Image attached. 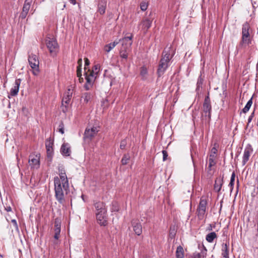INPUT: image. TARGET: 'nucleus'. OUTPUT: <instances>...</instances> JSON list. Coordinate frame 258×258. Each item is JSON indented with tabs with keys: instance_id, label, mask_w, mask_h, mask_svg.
Wrapping results in <instances>:
<instances>
[{
	"instance_id": "41",
	"label": "nucleus",
	"mask_w": 258,
	"mask_h": 258,
	"mask_svg": "<svg viewBox=\"0 0 258 258\" xmlns=\"http://www.w3.org/2000/svg\"><path fill=\"white\" fill-rule=\"evenodd\" d=\"M90 64L89 60L87 58H85V67H84V71L85 72H87V67Z\"/></svg>"
},
{
	"instance_id": "33",
	"label": "nucleus",
	"mask_w": 258,
	"mask_h": 258,
	"mask_svg": "<svg viewBox=\"0 0 258 258\" xmlns=\"http://www.w3.org/2000/svg\"><path fill=\"white\" fill-rule=\"evenodd\" d=\"M91 94L90 93H84L82 96V98L85 103H87L91 99Z\"/></svg>"
},
{
	"instance_id": "12",
	"label": "nucleus",
	"mask_w": 258,
	"mask_h": 258,
	"mask_svg": "<svg viewBox=\"0 0 258 258\" xmlns=\"http://www.w3.org/2000/svg\"><path fill=\"white\" fill-rule=\"evenodd\" d=\"M32 2V0H25L24 4L23 7L22 12L20 14V18L22 19H25L30 10L31 4Z\"/></svg>"
},
{
	"instance_id": "37",
	"label": "nucleus",
	"mask_w": 258,
	"mask_h": 258,
	"mask_svg": "<svg viewBox=\"0 0 258 258\" xmlns=\"http://www.w3.org/2000/svg\"><path fill=\"white\" fill-rule=\"evenodd\" d=\"M77 77H79V80H81V79H83L82 78H81V76H82V67H80V66H78L77 67Z\"/></svg>"
},
{
	"instance_id": "58",
	"label": "nucleus",
	"mask_w": 258,
	"mask_h": 258,
	"mask_svg": "<svg viewBox=\"0 0 258 258\" xmlns=\"http://www.w3.org/2000/svg\"><path fill=\"white\" fill-rule=\"evenodd\" d=\"M65 7H66V5H63V8H65Z\"/></svg>"
},
{
	"instance_id": "55",
	"label": "nucleus",
	"mask_w": 258,
	"mask_h": 258,
	"mask_svg": "<svg viewBox=\"0 0 258 258\" xmlns=\"http://www.w3.org/2000/svg\"><path fill=\"white\" fill-rule=\"evenodd\" d=\"M170 234L173 235L175 234L174 230H171V229H170Z\"/></svg>"
},
{
	"instance_id": "24",
	"label": "nucleus",
	"mask_w": 258,
	"mask_h": 258,
	"mask_svg": "<svg viewBox=\"0 0 258 258\" xmlns=\"http://www.w3.org/2000/svg\"><path fill=\"white\" fill-rule=\"evenodd\" d=\"M119 41H115L113 42L110 43L109 44H106L105 45L104 47V50L108 53L113 48H114L117 44H118Z\"/></svg>"
},
{
	"instance_id": "56",
	"label": "nucleus",
	"mask_w": 258,
	"mask_h": 258,
	"mask_svg": "<svg viewBox=\"0 0 258 258\" xmlns=\"http://www.w3.org/2000/svg\"><path fill=\"white\" fill-rule=\"evenodd\" d=\"M112 210L114 211H118V208L116 207H115L114 208H113L112 209Z\"/></svg>"
},
{
	"instance_id": "21",
	"label": "nucleus",
	"mask_w": 258,
	"mask_h": 258,
	"mask_svg": "<svg viewBox=\"0 0 258 258\" xmlns=\"http://www.w3.org/2000/svg\"><path fill=\"white\" fill-rule=\"evenodd\" d=\"M85 78L86 80V83L84 85V88L86 90H90L93 86V84L94 81H95V79L92 77H89L88 76H85Z\"/></svg>"
},
{
	"instance_id": "14",
	"label": "nucleus",
	"mask_w": 258,
	"mask_h": 258,
	"mask_svg": "<svg viewBox=\"0 0 258 258\" xmlns=\"http://www.w3.org/2000/svg\"><path fill=\"white\" fill-rule=\"evenodd\" d=\"M29 163L32 167L37 168L39 166V156L38 155L31 154L29 156Z\"/></svg>"
},
{
	"instance_id": "36",
	"label": "nucleus",
	"mask_w": 258,
	"mask_h": 258,
	"mask_svg": "<svg viewBox=\"0 0 258 258\" xmlns=\"http://www.w3.org/2000/svg\"><path fill=\"white\" fill-rule=\"evenodd\" d=\"M148 73L147 69L145 67H142L141 69L140 74L143 77H145Z\"/></svg>"
},
{
	"instance_id": "13",
	"label": "nucleus",
	"mask_w": 258,
	"mask_h": 258,
	"mask_svg": "<svg viewBox=\"0 0 258 258\" xmlns=\"http://www.w3.org/2000/svg\"><path fill=\"white\" fill-rule=\"evenodd\" d=\"M100 65L99 64H95L92 68V70L88 69L87 72L84 73L85 76H88L89 77H92L94 79H96L97 77L98 74L100 70Z\"/></svg>"
},
{
	"instance_id": "2",
	"label": "nucleus",
	"mask_w": 258,
	"mask_h": 258,
	"mask_svg": "<svg viewBox=\"0 0 258 258\" xmlns=\"http://www.w3.org/2000/svg\"><path fill=\"white\" fill-rule=\"evenodd\" d=\"M53 231L52 238L50 240V245L54 249L58 248L60 244L61 220L56 218L54 220V225Z\"/></svg>"
},
{
	"instance_id": "18",
	"label": "nucleus",
	"mask_w": 258,
	"mask_h": 258,
	"mask_svg": "<svg viewBox=\"0 0 258 258\" xmlns=\"http://www.w3.org/2000/svg\"><path fill=\"white\" fill-rule=\"evenodd\" d=\"M252 152V149L250 147H247L245 149L242 159L243 165H244L248 161L249 157Z\"/></svg>"
},
{
	"instance_id": "44",
	"label": "nucleus",
	"mask_w": 258,
	"mask_h": 258,
	"mask_svg": "<svg viewBox=\"0 0 258 258\" xmlns=\"http://www.w3.org/2000/svg\"><path fill=\"white\" fill-rule=\"evenodd\" d=\"M203 83V81L201 78H199L197 82V89H199L200 87L201 86Z\"/></svg>"
},
{
	"instance_id": "40",
	"label": "nucleus",
	"mask_w": 258,
	"mask_h": 258,
	"mask_svg": "<svg viewBox=\"0 0 258 258\" xmlns=\"http://www.w3.org/2000/svg\"><path fill=\"white\" fill-rule=\"evenodd\" d=\"M126 145V141L125 140H123L121 141L120 144V148L121 149H124Z\"/></svg>"
},
{
	"instance_id": "50",
	"label": "nucleus",
	"mask_w": 258,
	"mask_h": 258,
	"mask_svg": "<svg viewBox=\"0 0 258 258\" xmlns=\"http://www.w3.org/2000/svg\"><path fill=\"white\" fill-rule=\"evenodd\" d=\"M11 222L15 227L18 228V225L16 220L13 219L12 220Z\"/></svg>"
},
{
	"instance_id": "31",
	"label": "nucleus",
	"mask_w": 258,
	"mask_h": 258,
	"mask_svg": "<svg viewBox=\"0 0 258 258\" xmlns=\"http://www.w3.org/2000/svg\"><path fill=\"white\" fill-rule=\"evenodd\" d=\"M73 90L72 88H68L67 91L65 92L63 97L67 98L68 99H71L72 97Z\"/></svg>"
},
{
	"instance_id": "34",
	"label": "nucleus",
	"mask_w": 258,
	"mask_h": 258,
	"mask_svg": "<svg viewBox=\"0 0 258 258\" xmlns=\"http://www.w3.org/2000/svg\"><path fill=\"white\" fill-rule=\"evenodd\" d=\"M128 51H125L124 49L120 48V56L124 59H127L128 57V54H127Z\"/></svg>"
},
{
	"instance_id": "51",
	"label": "nucleus",
	"mask_w": 258,
	"mask_h": 258,
	"mask_svg": "<svg viewBox=\"0 0 258 258\" xmlns=\"http://www.w3.org/2000/svg\"><path fill=\"white\" fill-rule=\"evenodd\" d=\"M203 248H204V249L202 251L201 253L203 254V256H204L206 254L207 249L204 245H203Z\"/></svg>"
},
{
	"instance_id": "15",
	"label": "nucleus",
	"mask_w": 258,
	"mask_h": 258,
	"mask_svg": "<svg viewBox=\"0 0 258 258\" xmlns=\"http://www.w3.org/2000/svg\"><path fill=\"white\" fill-rule=\"evenodd\" d=\"M152 22V18H146L143 19L140 24H139V26H141L142 29L146 32L148 29H149L151 26V24Z\"/></svg>"
},
{
	"instance_id": "26",
	"label": "nucleus",
	"mask_w": 258,
	"mask_h": 258,
	"mask_svg": "<svg viewBox=\"0 0 258 258\" xmlns=\"http://www.w3.org/2000/svg\"><path fill=\"white\" fill-rule=\"evenodd\" d=\"M94 207L96 209V212L100 211H106L105 208V205L104 203L102 202H96V203L94 204Z\"/></svg>"
},
{
	"instance_id": "52",
	"label": "nucleus",
	"mask_w": 258,
	"mask_h": 258,
	"mask_svg": "<svg viewBox=\"0 0 258 258\" xmlns=\"http://www.w3.org/2000/svg\"><path fill=\"white\" fill-rule=\"evenodd\" d=\"M203 248H204V249L202 251L201 253L203 254V256H204L206 254L207 249L204 245H203Z\"/></svg>"
},
{
	"instance_id": "5",
	"label": "nucleus",
	"mask_w": 258,
	"mask_h": 258,
	"mask_svg": "<svg viewBox=\"0 0 258 258\" xmlns=\"http://www.w3.org/2000/svg\"><path fill=\"white\" fill-rule=\"evenodd\" d=\"M202 109L205 119L209 121L211 119L212 107L209 94L205 97Z\"/></svg>"
},
{
	"instance_id": "47",
	"label": "nucleus",
	"mask_w": 258,
	"mask_h": 258,
	"mask_svg": "<svg viewBox=\"0 0 258 258\" xmlns=\"http://www.w3.org/2000/svg\"><path fill=\"white\" fill-rule=\"evenodd\" d=\"M234 182H230V183L229 184V186L230 187V191L231 192L232 191L233 189V186H234Z\"/></svg>"
},
{
	"instance_id": "28",
	"label": "nucleus",
	"mask_w": 258,
	"mask_h": 258,
	"mask_svg": "<svg viewBox=\"0 0 258 258\" xmlns=\"http://www.w3.org/2000/svg\"><path fill=\"white\" fill-rule=\"evenodd\" d=\"M217 237V235L215 232L208 233L206 237V240L209 242H212L215 238Z\"/></svg>"
},
{
	"instance_id": "29",
	"label": "nucleus",
	"mask_w": 258,
	"mask_h": 258,
	"mask_svg": "<svg viewBox=\"0 0 258 258\" xmlns=\"http://www.w3.org/2000/svg\"><path fill=\"white\" fill-rule=\"evenodd\" d=\"M222 250V255L223 257L225 258H229L228 247L226 243L223 244Z\"/></svg>"
},
{
	"instance_id": "11",
	"label": "nucleus",
	"mask_w": 258,
	"mask_h": 258,
	"mask_svg": "<svg viewBox=\"0 0 258 258\" xmlns=\"http://www.w3.org/2000/svg\"><path fill=\"white\" fill-rule=\"evenodd\" d=\"M169 66V62L166 61L165 59H161L158 69L157 70V74L158 77H161L166 70Z\"/></svg>"
},
{
	"instance_id": "8",
	"label": "nucleus",
	"mask_w": 258,
	"mask_h": 258,
	"mask_svg": "<svg viewBox=\"0 0 258 258\" xmlns=\"http://www.w3.org/2000/svg\"><path fill=\"white\" fill-rule=\"evenodd\" d=\"M106 211H100L96 212V218L98 223L101 226H106L107 224V221L106 217Z\"/></svg>"
},
{
	"instance_id": "27",
	"label": "nucleus",
	"mask_w": 258,
	"mask_h": 258,
	"mask_svg": "<svg viewBox=\"0 0 258 258\" xmlns=\"http://www.w3.org/2000/svg\"><path fill=\"white\" fill-rule=\"evenodd\" d=\"M184 256V250L183 247L179 245L177 247L176 250V258H183Z\"/></svg>"
},
{
	"instance_id": "38",
	"label": "nucleus",
	"mask_w": 258,
	"mask_h": 258,
	"mask_svg": "<svg viewBox=\"0 0 258 258\" xmlns=\"http://www.w3.org/2000/svg\"><path fill=\"white\" fill-rule=\"evenodd\" d=\"M70 100H71V99L66 98L64 97H63L62 99V105H64V104H66L65 108H67L66 105H68L69 104Z\"/></svg>"
},
{
	"instance_id": "46",
	"label": "nucleus",
	"mask_w": 258,
	"mask_h": 258,
	"mask_svg": "<svg viewBox=\"0 0 258 258\" xmlns=\"http://www.w3.org/2000/svg\"><path fill=\"white\" fill-rule=\"evenodd\" d=\"M235 174L234 172H233L230 179V182H234L235 181Z\"/></svg>"
},
{
	"instance_id": "25",
	"label": "nucleus",
	"mask_w": 258,
	"mask_h": 258,
	"mask_svg": "<svg viewBox=\"0 0 258 258\" xmlns=\"http://www.w3.org/2000/svg\"><path fill=\"white\" fill-rule=\"evenodd\" d=\"M106 7V3L105 1H101L98 4V12L103 15L105 12V9Z\"/></svg>"
},
{
	"instance_id": "45",
	"label": "nucleus",
	"mask_w": 258,
	"mask_h": 258,
	"mask_svg": "<svg viewBox=\"0 0 258 258\" xmlns=\"http://www.w3.org/2000/svg\"><path fill=\"white\" fill-rule=\"evenodd\" d=\"M162 154H163V160L165 161L167 159V158L168 156L167 152L165 150H163Z\"/></svg>"
},
{
	"instance_id": "48",
	"label": "nucleus",
	"mask_w": 258,
	"mask_h": 258,
	"mask_svg": "<svg viewBox=\"0 0 258 258\" xmlns=\"http://www.w3.org/2000/svg\"><path fill=\"white\" fill-rule=\"evenodd\" d=\"M5 210L7 212H11L12 211V208L10 206H5Z\"/></svg>"
},
{
	"instance_id": "4",
	"label": "nucleus",
	"mask_w": 258,
	"mask_h": 258,
	"mask_svg": "<svg viewBox=\"0 0 258 258\" xmlns=\"http://www.w3.org/2000/svg\"><path fill=\"white\" fill-rule=\"evenodd\" d=\"M47 48L52 56H55L58 50V45L53 38L47 37L45 40Z\"/></svg>"
},
{
	"instance_id": "1",
	"label": "nucleus",
	"mask_w": 258,
	"mask_h": 258,
	"mask_svg": "<svg viewBox=\"0 0 258 258\" xmlns=\"http://www.w3.org/2000/svg\"><path fill=\"white\" fill-rule=\"evenodd\" d=\"M58 170L59 177L54 178L55 198L59 204L64 205L65 195L69 192V184L64 168L59 167Z\"/></svg>"
},
{
	"instance_id": "19",
	"label": "nucleus",
	"mask_w": 258,
	"mask_h": 258,
	"mask_svg": "<svg viewBox=\"0 0 258 258\" xmlns=\"http://www.w3.org/2000/svg\"><path fill=\"white\" fill-rule=\"evenodd\" d=\"M132 225L135 233L138 235H140L142 233V226L141 224L136 221L132 222Z\"/></svg>"
},
{
	"instance_id": "35",
	"label": "nucleus",
	"mask_w": 258,
	"mask_h": 258,
	"mask_svg": "<svg viewBox=\"0 0 258 258\" xmlns=\"http://www.w3.org/2000/svg\"><path fill=\"white\" fill-rule=\"evenodd\" d=\"M214 159L215 157H214V155H213V154H210L209 159V167H211L212 166L215 164Z\"/></svg>"
},
{
	"instance_id": "9",
	"label": "nucleus",
	"mask_w": 258,
	"mask_h": 258,
	"mask_svg": "<svg viewBox=\"0 0 258 258\" xmlns=\"http://www.w3.org/2000/svg\"><path fill=\"white\" fill-rule=\"evenodd\" d=\"M99 130L97 127L93 126L91 128H86L84 133V139L91 140L97 134Z\"/></svg>"
},
{
	"instance_id": "16",
	"label": "nucleus",
	"mask_w": 258,
	"mask_h": 258,
	"mask_svg": "<svg viewBox=\"0 0 258 258\" xmlns=\"http://www.w3.org/2000/svg\"><path fill=\"white\" fill-rule=\"evenodd\" d=\"M21 82V80L20 79H16L15 82V85L13 88L11 89L10 95L12 96H15L17 95L19 87Z\"/></svg>"
},
{
	"instance_id": "43",
	"label": "nucleus",
	"mask_w": 258,
	"mask_h": 258,
	"mask_svg": "<svg viewBox=\"0 0 258 258\" xmlns=\"http://www.w3.org/2000/svg\"><path fill=\"white\" fill-rule=\"evenodd\" d=\"M215 146H216V145H215ZM217 152V149H216V147L215 146H214L211 149V154H213V155H214V157H215V155L216 154Z\"/></svg>"
},
{
	"instance_id": "3",
	"label": "nucleus",
	"mask_w": 258,
	"mask_h": 258,
	"mask_svg": "<svg viewBox=\"0 0 258 258\" xmlns=\"http://www.w3.org/2000/svg\"><path fill=\"white\" fill-rule=\"evenodd\" d=\"M249 29L250 25L247 22H245L243 24L242 28V39L239 47L243 46L244 44L249 45L251 43L249 39Z\"/></svg>"
},
{
	"instance_id": "57",
	"label": "nucleus",
	"mask_w": 258,
	"mask_h": 258,
	"mask_svg": "<svg viewBox=\"0 0 258 258\" xmlns=\"http://www.w3.org/2000/svg\"><path fill=\"white\" fill-rule=\"evenodd\" d=\"M237 183H239V180H238V179H237Z\"/></svg>"
},
{
	"instance_id": "6",
	"label": "nucleus",
	"mask_w": 258,
	"mask_h": 258,
	"mask_svg": "<svg viewBox=\"0 0 258 258\" xmlns=\"http://www.w3.org/2000/svg\"><path fill=\"white\" fill-rule=\"evenodd\" d=\"M28 61L31 68L33 69V73L34 75H37L38 73L39 60L37 56L31 54L29 55Z\"/></svg>"
},
{
	"instance_id": "7",
	"label": "nucleus",
	"mask_w": 258,
	"mask_h": 258,
	"mask_svg": "<svg viewBox=\"0 0 258 258\" xmlns=\"http://www.w3.org/2000/svg\"><path fill=\"white\" fill-rule=\"evenodd\" d=\"M207 206V201L206 199L202 197L201 199L198 208L197 209V214L199 219H203L206 212Z\"/></svg>"
},
{
	"instance_id": "42",
	"label": "nucleus",
	"mask_w": 258,
	"mask_h": 258,
	"mask_svg": "<svg viewBox=\"0 0 258 258\" xmlns=\"http://www.w3.org/2000/svg\"><path fill=\"white\" fill-rule=\"evenodd\" d=\"M64 125L62 122H61L59 125V132L63 134H64Z\"/></svg>"
},
{
	"instance_id": "53",
	"label": "nucleus",
	"mask_w": 258,
	"mask_h": 258,
	"mask_svg": "<svg viewBox=\"0 0 258 258\" xmlns=\"http://www.w3.org/2000/svg\"><path fill=\"white\" fill-rule=\"evenodd\" d=\"M78 66H80V67H82V58H79L78 60Z\"/></svg>"
},
{
	"instance_id": "32",
	"label": "nucleus",
	"mask_w": 258,
	"mask_h": 258,
	"mask_svg": "<svg viewBox=\"0 0 258 258\" xmlns=\"http://www.w3.org/2000/svg\"><path fill=\"white\" fill-rule=\"evenodd\" d=\"M130 159V156L128 154H124L121 159V163L122 165H126Z\"/></svg>"
},
{
	"instance_id": "54",
	"label": "nucleus",
	"mask_w": 258,
	"mask_h": 258,
	"mask_svg": "<svg viewBox=\"0 0 258 258\" xmlns=\"http://www.w3.org/2000/svg\"><path fill=\"white\" fill-rule=\"evenodd\" d=\"M76 0H69L70 3L72 4L73 5H75L76 4Z\"/></svg>"
},
{
	"instance_id": "10",
	"label": "nucleus",
	"mask_w": 258,
	"mask_h": 258,
	"mask_svg": "<svg viewBox=\"0 0 258 258\" xmlns=\"http://www.w3.org/2000/svg\"><path fill=\"white\" fill-rule=\"evenodd\" d=\"M133 35L131 34L129 36L124 37L121 40L120 39L119 41L122 42V47L121 48L124 49L125 51H129L130 48L132 44Z\"/></svg>"
},
{
	"instance_id": "30",
	"label": "nucleus",
	"mask_w": 258,
	"mask_h": 258,
	"mask_svg": "<svg viewBox=\"0 0 258 258\" xmlns=\"http://www.w3.org/2000/svg\"><path fill=\"white\" fill-rule=\"evenodd\" d=\"M252 103V98H251L247 102L246 105L245 106V107L242 109V112L243 113H245L247 112H248V110H249L250 107L251 106Z\"/></svg>"
},
{
	"instance_id": "49",
	"label": "nucleus",
	"mask_w": 258,
	"mask_h": 258,
	"mask_svg": "<svg viewBox=\"0 0 258 258\" xmlns=\"http://www.w3.org/2000/svg\"><path fill=\"white\" fill-rule=\"evenodd\" d=\"M253 115H254V112L252 113L251 114V115L249 116L248 119V124L251 122V121L253 117Z\"/></svg>"
},
{
	"instance_id": "22",
	"label": "nucleus",
	"mask_w": 258,
	"mask_h": 258,
	"mask_svg": "<svg viewBox=\"0 0 258 258\" xmlns=\"http://www.w3.org/2000/svg\"><path fill=\"white\" fill-rule=\"evenodd\" d=\"M223 182V178L218 177L216 179L214 184V189L215 191L217 192H219L220 191Z\"/></svg>"
},
{
	"instance_id": "20",
	"label": "nucleus",
	"mask_w": 258,
	"mask_h": 258,
	"mask_svg": "<svg viewBox=\"0 0 258 258\" xmlns=\"http://www.w3.org/2000/svg\"><path fill=\"white\" fill-rule=\"evenodd\" d=\"M45 146L48 157H51L53 153V142L50 139L47 140L45 142Z\"/></svg>"
},
{
	"instance_id": "17",
	"label": "nucleus",
	"mask_w": 258,
	"mask_h": 258,
	"mask_svg": "<svg viewBox=\"0 0 258 258\" xmlns=\"http://www.w3.org/2000/svg\"><path fill=\"white\" fill-rule=\"evenodd\" d=\"M61 154L66 156H69L71 153V146L69 143H63L60 148Z\"/></svg>"
},
{
	"instance_id": "23",
	"label": "nucleus",
	"mask_w": 258,
	"mask_h": 258,
	"mask_svg": "<svg viewBox=\"0 0 258 258\" xmlns=\"http://www.w3.org/2000/svg\"><path fill=\"white\" fill-rule=\"evenodd\" d=\"M170 49V47L169 48H166L163 52V57L161 59H164L166 60V61H170V59L172 58V56L170 55L169 51Z\"/></svg>"
},
{
	"instance_id": "39",
	"label": "nucleus",
	"mask_w": 258,
	"mask_h": 258,
	"mask_svg": "<svg viewBox=\"0 0 258 258\" xmlns=\"http://www.w3.org/2000/svg\"><path fill=\"white\" fill-rule=\"evenodd\" d=\"M147 7H148V6H147V4L146 2H142L140 4V8H141V9L143 11H145L147 10Z\"/></svg>"
}]
</instances>
